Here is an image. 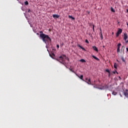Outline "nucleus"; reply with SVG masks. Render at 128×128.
Returning <instances> with one entry per match:
<instances>
[{"label": "nucleus", "instance_id": "33", "mask_svg": "<svg viewBox=\"0 0 128 128\" xmlns=\"http://www.w3.org/2000/svg\"><path fill=\"white\" fill-rule=\"evenodd\" d=\"M86 80H88V78H86Z\"/></svg>", "mask_w": 128, "mask_h": 128}, {"label": "nucleus", "instance_id": "12", "mask_svg": "<svg viewBox=\"0 0 128 128\" xmlns=\"http://www.w3.org/2000/svg\"><path fill=\"white\" fill-rule=\"evenodd\" d=\"M92 56L94 58V60H100V59L98 58L96 56H94V55H92Z\"/></svg>", "mask_w": 128, "mask_h": 128}, {"label": "nucleus", "instance_id": "17", "mask_svg": "<svg viewBox=\"0 0 128 128\" xmlns=\"http://www.w3.org/2000/svg\"><path fill=\"white\" fill-rule=\"evenodd\" d=\"M111 12H116V10H114V9L112 7L111 8Z\"/></svg>", "mask_w": 128, "mask_h": 128}, {"label": "nucleus", "instance_id": "9", "mask_svg": "<svg viewBox=\"0 0 128 128\" xmlns=\"http://www.w3.org/2000/svg\"><path fill=\"white\" fill-rule=\"evenodd\" d=\"M124 95L126 98H128V90H126L125 92H124Z\"/></svg>", "mask_w": 128, "mask_h": 128}, {"label": "nucleus", "instance_id": "5", "mask_svg": "<svg viewBox=\"0 0 128 128\" xmlns=\"http://www.w3.org/2000/svg\"><path fill=\"white\" fill-rule=\"evenodd\" d=\"M75 74H76V76H78V78H80V80H83V82H86V80H84V75H80V76L78 75V74H76V72H75Z\"/></svg>", "mask_w": 128, "mask_h": 128}, {"label": "nucleus", "instance_id": "32", "mask_svg": "<svg viewBox=\"0 0 128 128\" xmlns=\"http://www.w3.org/2000/svg\"><path fill=\"white\" fill-rule=\"evenodd\" d=\"M127 52H128V48H126Z\"/></svg>", "mask_w": 128, "mask_h": 128}, {"label": "nucleus", "instance_id": "26", "mask_svg": "<svg viewBox=\"0 0 128 128\" xmlns=\"http://www.w3.org/2000/svg\"><path fill=\"white\" fill-rule=\"evenodd\" d=\"M116 74H118V72H116H116H113V74H116Z\"/></svg>", "mask_w": 128, "mask_h": 128}, {"label": "nucleus", "instance_id": "19", "mask_svg": "<svg viewBox=\"0 0 128 128\" xmlns=\"http://www.w3.org/2000/svg\"><path fill=\"white\" fill-rule=\"evenodd\" d=\"M24 4H25V6H28V2L26 1L24 2Z\"/></svg>", "mask_w": 128, "mask_h": 128}, {"label": "nucleus", "instance_id": "14", "mask_svg": "<svg viewBox=\"0 0 128 128\" xmlns=\"http://www.w3.org/2000/svg\"><path fill=\"white\" fill-rule=\"evenodd\" d=\"M78 46L80 48H82V50H86V49L84 48V47L78 44Z\"/></svg>", "mask_w": 128, "mask_h": 128}, {"label": "nucleus", "instance_id": "23", "mask_svg": "<svg viewBox=\"0 0 128 128\" xmlns=\"http://www.w3.org/2000/svg\"><path fill=\"white\" fill-rule=\"evenodd\" d=\"M86 44H90V42H88V40H86Z\"/></svg>", "mask_w": 128, "mask_h": 128}, {"label": "nucleus", "instance_id": "7", "mask_svg": "<svg viewBox=\"0 0 128 128\" xmlns=\"http://www.w3.org/2000/svg\"><path fill=\"white\" fill-rule=\"evenodd\" d=\"M92 48L94 50H95V52H98V49L96 46H93Z\"/></svg>", "mask_w": 128, "mask_h": 128}, {"label": "nucleus", "instance_id": "4", "mask_svg": "<svg viewBox=\"0 0 128 128\" xmlns=\"http://www.w3.org/2000/svg\"><path fill=\"white\" fill-rule=\"evenodd\" d=\"M122 28H118V30L116 34V37L118 36L120 34H122Z\"/></svg>", "mask_w": 128, "mask_h": 128}, {"label": "nucleus", "instance_id": "18", "mask_svg": "<svg viewBox=\"0 0 128 128\" xmlns=\"http://www.w3.org/2000/svg\"><path fill=\"white\" fill-rule=\"evenodd\" d=\"M80 62H86V60L84 59H81L80 60Z\"/></svg>", "mask_w": 128, "mask_h": 128}, {"label": "nucleus", "instance_id": "16", "mask_svg": "<svg viewBox=\"0 0 128 128\" xmlns=\"http://www.w3.org/2000/svg\"><path fill=\"white\" fill-rule=\"evenodd\" d=\"M112 94H113L114 96H116L117 93H116V92L113 91L112 92Z\"/></svg>", "mask_w": 128, "mask_h": 128}, {"label": "nucleus", "instance_id": "15", "mask_svg": "<svg viewBox=\"0 0 128 128\" xmlns=\"http://www.w3.org/2000/svg\"><path fill=\"white\" fill-rule=\"evenodd\" d=\"M121 60L124 62H126V60H124V56H122L121 57Z\"/></svg>", "mask_w": 128, "mask_h": 128}, {"label": "nucleus", "instance_id": "38", "mask_svg": "<svg viewBox=\"0 0 128 128\" xmlns=\"http://www.w3.org/2000/svg\"><path fill=\"white\" fill-rule=\"evenodd\" d=\"M124 48V46H122V48Z\"/></svg>", "mask_w": 128, "mask_h": 128}, {"label": "nucleus", "instance_id": "36", "mask_svg": "<svg viewBox=\"0 0 128 128\" xmlns=\"http://www.w3.org/2000/svg\"><path fill=\"white\" fill-rule=\"evenodd\" d=\"M127 26H128V23H127Z\"/></svg>", "mask_w": 128, "mask_h": 128}, {"label": "nucleus", "instance_id": "24", "mask_svg": "<svg viewBox=\"0 0 128 128\" xmlns=\"http://www.w3.org/2000/svg\"><path fill=\"white\" fill-rule=\"evenodd\" d=\"M92 30H93V32H94V25H93Z\"/></svg>", "mask_w": 128, "mask_h": 128}, {"label": "nucleus", "instance_id": "8", "mask_svg": "<svg viewBox=\"0 0 128 128\" xmlns=\"http://www.w3.org/2000/svg\"><path fill=\"white\" fill-rule=\"evenodd\" d=\"M100 38H101V40H104V37L102 36V28H100Z\"/></svg>", "mask_w": 128, "mask_h": 128}, {"label": "nucleus", "instance_id": "35", "mask_svg": "<svg viewBox=\"0 0 128 128\" xmlns=\"http://www.w3.org/2000/svg\"><path fill=\"white\" fill-rule=\"evenodd\" d=\"M127 12H128V9L127 10Z\"/></svg>", "mask_w": 128, "mask_h": 128}, {"label": "nucleus", "instance_id": "28", "mask_svg": "<svg viewBox=\"0 0 128 128\" xmlns=\"http://www.w3.org/2000/svg\"><path fill=\"white\" fill-rule=\"evenodd\" d=\"M64 42H62L61 45H60V46H64Z\"/></svg>", "mask_w": 128, "mask_h": 128}, {"label": "nucleus", "instance_id": "34", "mask_svg": "<svg viewBox=\"0 0 128 128\" xmlns=\"http://www.w3.org/2000/svg\"><path fill=\"white\" fill-rule=\"evenodd\" d=\"M120 96L121 97L122 96V94H120Z\"/></svg>", "mask_w": 128, "mask_h": 128}, {"label": "nucleus", "instance_id": "6", "mask_svg": "<svg viewBox=\"0 0 128 128\" xmlns=\"http://www.w3.org/2000/svg\"><path fill=\"white\" fill-rule=\"evenodd\" d=\"M120 46H122V44L119 43L118 44V49H117V52H120Z\"/></svg>", "mask_w": 128, "mask_h": 128}, {"label": "nucleus", "instance_id": "20", "mask_svg": "<svg viewBox=\"0 0 128 128\" xmlns=\"http://www.w3.org/2000/svg\"><path fill=\"white\" fill-rule=\"evenodd\" d=\"M70 70L72 72H74L76 74V72H74V70H72V68H70Z\"/></svg>", "mask_w": 128, "mask_h": 128}, {"label": "nucleus", "instance_id": "3", "mask_svg": "<svg viewBox=\"0 0 128 128\" xmlns=\"http://www.w3.org/2000/svg\"><path fill=\"white\" fill-rule=\"evenodd\" d=\"M124 40H125L126 44H128V34L126 33H124Z\"/></svg>", "mask_w": 128, "mask_h": 128}, {"label": "nucleus", "instance_id": "31", "mask_svg": "<svg viewBox=\"0 0 128 128\" xmlns=\"http://www.w3.org/2000/svg\"><path fill=\"white\" fill-rule=\"evenodd\" d=\"M95 82H96V80L94 81V86H96V83Z\"/></svg>", "mask_w": 128, "mask_h": 128}, {"label": "nucleus", "instance_id": "25", "mask_svg": "<svg viewBox=\"0 0 128 128\" xmlns=\"http://www.w3.org/2000/svg\"><path fill=\"white\" fill-rule=\"evenodd\" d=\"M56 48H60V45L57 44V45H56Z\"/></svg>", "mask_w": 128, "mask_h": 128}, {"label": "nucleus", "instance_id": "22", "mask_svg": "<svg viewBox=\"0 0 128 128\" xmlns=\"http://www.w3.org/2000/svg\"><path fill=\"white\" fill-rule=\"evenodd\" d=\"M114 68H118L116 67V64L114 63Z\"/></svg>", "mask_w": 128, "mask_h": 128}, {"label": "nucleus", "instance_id": "1", "mask_svg": "<svg viewBox=\"0 0 128 128\" xmlns=\"http://www.w3.org/2000/svg\"><path fill=\"white\" fill-rule=\"evenodd\" d=\"M40 38H42V42H44V44H46L47 42H52V39L50 38L48 35L44 34L42 31H40Z\"/></svg>", "mask_w": 128, "mask_h": 128}, {"label": "nucleus", "instance_id": "27", "mask_svg": "<svg viewBox=\"0 0 128 128\" xmlns=\"http://www.w3.org/2000/svg\"><path fill=\"white\" fill-rule=\"evenodd\" d=\"M105 88H108V85H106Z\"/></svg>", "mask_w": 128, "mask_h": 128}, {"label": "nucleus", "instance_id": "11", "mask_svg": "<svg viewBox=\"0 0 128 128\" xmlns=\"http://www.w3.org/2000/svg\"><path fill=\"white\" fill-rule=\"evenodd\" d=\"M86 82H87V84H92V82L90 81V78H89L88 80V82L86 81H85Z\"/></svg>", "mask_w": 128, "mask_h": 128}, {"label": "nucleus", "instance_id": "30", "mask_svg": "<svg viewBox=\"0 0 128 128\" xmlns=\"http://www.w3.org/2000/svg\"><path fill=\"white\" fill-rule=\"evenodd\" d=\"M110 76V72L108 74V76Z\"/></svg>", "mask_w": 128, "mask_h": 128}, {"label": "nucleus", "instance_id": "10", "mask_svg": "<svg viewBox=\"0 0 128 128\" xmlns=\"http://www.w3.org/2000/svg\"><path fill=\"white\" fill-rule=\"evenodd\" d=\"M53 18H60V16L58 15V14H54L53 15Z\"/></svg>", "mask_w": 128, "mask_h": 128}, {"label": "nucleus", "instance_id": "37", "mask_svg": "<svg viewBox=\"0 0 128 128\" xmlns=\"http://www.w3.org/2000/svg\"><path fill=\"white\" fill-rule=\"evenodd\" d=\"M37 34H38V33H37Z\"/></svg>", "mask_w": 128, "mask_h": 128}, {"label": "nucleus", "instance_id": "2", "mask_svg": "<svg viewBox=\"0 0 128 128\" xmlns=\"http://www.w3.org/2000/svg\"><path fill=\"white\" fill-rule=\"evenodd\" d=\"M64 58H66V55H63L62 56H60L59 58H58V60L60 62L61 64H62L64 62Z\"/></svg>", "mask_w": 128, "mask_h": 128}, {"label": "nucleus", "instance_id": "13", "mask_svg": "<svg viewBox=\"0 0 128 128\" xmlns=\"http://www.w3.org/2000/svg\"><path fill=\"white\" fill-rule=\"evenodd\" d=\"M68 18H72V20H76V18L74 17H72V16L70 15L68 16Z\"/></svg>", "mask_w": 128, "mask_h": 128}, {"label": "nucleus", "instance_id": "29", "mask_svg": "<svg viewBox=\"0 0 128 128\" xmlns=\"http://www.w3.org/2000/svg\"><path fill=\"white\" fill-rule=\"evenodd\" d=\"M28 12H30V9H28Z\"/></svg>", "mask_w": 128, "mask_h": 128}, {"label": "nucleus", "instance_id": "21", "mask_svg": "<svg viewBox=\"0 0 128 128\" xmlns=\"http://www.w3.org/2000/svg\"><path fill=\"white\" fill-rule=\"evenodd\" d=\"M106 72H108V74H110V70L108 69H106Z\"/></svg>", "mask_w": 128, "mask_h": 128}]
</instances>
